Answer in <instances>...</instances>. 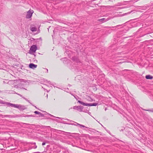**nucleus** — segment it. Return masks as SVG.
Returning a JSON list of instances; mask_svg holds the SVG:
<instances>
[{"label": "nucleus", "instance_id": "obj_1", "mask_svg": "<svg viewBox=\"0 0 153 153\" xmlns=\"http://www.w3.org/2000/svg\"><path fill=\"white\" fill-rule=\"evenodd\" d=\"M78 102H79V103H80L81 104L85 106H96L98 105L97 103H84L80 100H79L78 101Z\"/></svg>", "mask_w": 153, "mask_h": 153}, {"label": "nucleus", "instance_id": "obj_2", "mask_svg": "<svg viewBox=\"0 0 153 153\" xmlns=\"http://www.w3.org/2000/svg\"><path fill=\"white\" fill-rule=\"evenodd\" d=\"M33 13V10L31 11L30 10H29L27 12L26 16V18L27 19H29L32 16V14Z\"/></svg>", "mask_w": 153, "mask_h": 153}, {"label": "nucleus", "instance_id": "obj_3", "mask_svg": "<svg viewBox=\"0 0 153 153\" xmlns=\"http://www.w3.org/2000/svg\"><path fill=\"white\" fill-rule=\"evenodd\" d=\"M73 108L74 109H76L80 112H82V111L83 107L81 106H75L73 107Z\"/></svg>", "mask_w": 153, "mask_h": 153}, {"label": "nucleus", "instance_id": "obj_4", "mask_svg": "<svg viewBox=\"0 0 153 153\" xmlns=\"http://www.w3.org/2000/svg\"><path fill=\"white\" fill-rule=\"evenodd\" d=\"M17 108H18L21 111H23L26 109V108L25 106L18 104L17 106Z\"/></svg>", "mask_w": 153, "mask_h": 153}, {"label": "nucleus", "instance_id": "obj_5", "mask_svg": "<svg viewBox=\"0 0 153 153\" xmlns=\"http://www.w3.org/2000/svg\"><path fill=\"white\" fill-rule=\"evenodd\" d=\"M6 104L8 106L17 108L18 104H13L10 102H6Z\"/></svg>", "mask_w": 153, "mask_h": 153}, {"label": "nucleus", "instance_id": "obj_6", "mask_svg": "<svg viewBox=\"0 0 153 153\" xmlns=\"http://www.w3.org/2000/svg\"><path fill=\"white\" fill-rule=\"evenodd\" d=\"M37 48V46L35 45H33L30 48V50L33 52H35Z\"/></svg>", "mask_w": 153, "mask_h": 153}, {"label": "nucleus", "instance_id": "obj_7", "mask_svg": "<svg viewBox=\"0 0 153 153\" xmlns=\"http://www.w3.org/2000/svg\"><path fill=\"white\" fill-rule=\"evenodd\" d=\"M75 123H76V124H74V123H69L68 124H70V125H75L76 126H79L81 128L82 127H86V128H88V127L85 126H84L83 125L79 124L76 122H75Z\"/></svg>", "mask_w": 153, "mask_h": 153}, {"label": "nucleus", "instance_id": "obj_8", "mask_svg": "<svg viewBox=\"0 0 153 153\" xmlns=\"http://www.w3.org/2000/svg\"><path fill=\"white\" fill-rule=\"evenodd\" d=\"M37 65L34 64L33 63H30L29 64V67L30 68L34 69L36 68Z\"/></svg>", "mask_w": 153, "mask_h": 153}, {"label": "nucleus", "instance_id": "obj_9", "mask_svg": "<svg viewBox=\"0 0 153 153\" xmlns=\"http://www.w3.org/2000/svg\"><path fill=\"white\" fill-rule=\"evenodd\" d=\"M19 81H20V82H27V81L26 80L24 79H18L16 80H14V82H19Z\"/></svg>", "mask_w": 153, "mask_h": 153}, {"label": "nucleus", "instance_id": "obj_10", "mask_svg": "<svg viewBox=\"0 0 153 153\" xmlns=\"http://www.w3.org/2000/svg\"><path fill=\"white\" fill-rule=\"evenodd\" d=\"M145 77L147 79H152L153 78L152 76L149 75H146Z\"/></svg>", "mask_w": 153, "mask_h": 153}, {"label": "nucleus", "instance_id": "obj_11", "mask_svg": "<svg viewBox=\"0 0 153 153\" xmlns=\"http://www.w3.org/2000/svg\"><path fill=\"white\" fill-rule=\"evenodd\" d=\"M30 30L32 32L36 31L37 30V28L36 27H33L30 28Z\"/></svg>", "mask_w": 153, "mask_h": 153}, {"label": "nucleus", "instance_id": "obj_12", "mask_svg": "<svg viewBox=\"0 0 153 153\" xmlns=\"http://www.w3.org/2000/svg\"><path fill=\"white\" fill-rule=\"evenodd\" d=\"M105 19V18H102L101 19H100V21L101 22H104V20ZM108 20L107 19H106L105 20V21H104V22H106L107 21H108Z\"/></svg>", "mask_w": 153, "mask_h": 153}, {"label": "nucleus", "instance_id": "obj_13", "mask_svg": "<svg viewBox=\"0 0 153 153\" xmlns=\"http://www.w3.org/2000/svg\"><path fill=\"white\" fill-rule=\"evenodd\" d=\"M20 117H22V116H21ZM22 117H33V116L32 115H26L25 116H22Z\"/></svg>", "mask_w": 153, "mask_h": 153}, {"label": "nucleus", "instance_id": "obj_14", "mask_svg": "<svg viewBox=\"0 0 153 153\" xmlns=\"http://www.w3.org/2000/svg\"><path fill=\"white\" fill-rule=\"evenodd\" d=\"M17 95H19V96H20V97H22V98H23L24 99H25V100H27V101H28V102H29V100H27L24 97H22V96L19 94H18L17 93Z\"/></svg>", "mask_w": 153, "mask_h": 153}, {"label": "nucleus", "instance_id": "obj_15", "mask_svg": "<svg viewBox=\"0 0 153 153\" xmlns=\"http://www.w3.org/2000/svg\"><path fill=\"white\" fill-rule=\"evenodd\" d=\"M77 58L75 57H72V60L74 61H76Z\"/></svg>", "mask_w": 153, "mask_h": 153}, {"label": "nucleus", "instance_id": "obj_16", "mask_svg": "<svg viewBox=\"0 0 153 153\" xmlns=\"http://www.w3.org/2000/svg\"><path fill=\"white\" fill-rule=\"evenodd\" d=\"M33 144H34L35 145L33 146L32 147V148H33V149H36L37 148V146L36 145V143H34Z\"/></svg>", "mask_w": 153, "mask_h": 153}, {"label": "nucleus", "instance_id": "obj_17", "mask_svg": "<svg viewBox=\"0 0 153 153\" xmlns=\"http://www.w3.org/2000/svg\"><path fill=\"white\" fill-rule=\"evenodd\" d=\"M6 116L8 117H18L17 115L16 116H11V115H6Z\"/></svg>", "mask_w": 153, "mask_h": 153}, {"label": "nucleus", "instance_id": "obj_18", "mask_svg": "<svg viewBox=\"0 0 153 153\" xmlns=\"http://www.w3.org/2000/svg\"><path fill=\"white\" fill-rule=\"evenodd\" d=\"M144 110H145V111H150V112H153V108L152 109V110H150V109H148V110L144 109Z\"/></svg>", "mask_w": 153, "mask_h": 153}, {"label": "nucleus", "instance_id": "obj_19", "mask_svg": "<svg viewBox=\"0 0 153 153\" xmlns=\"http://www.w3.org/2000/svg\"><path fill=\"white\" fill-rule=\"evenodd\" d=\"M35 114H39L40 112H39L37 111H35L34 112Z\"/></svg>", "mask_w": 153, "mask_h": 153}, {"label": "nucleus", "instance_id": "obj_20", "mask_svg": "<svg viewBox=\"0 0 153 153\" xmlns=\"http://www.w3.org/2000/svg\"><path fill=\"white\" fill-rule=\"evenodd\" d=\"M29 103H30L32 105H33V106H34V107H35L36 108H37V109H39V110H40V111H43V112H44V111H42V110H40V109H38V108H37V107H36V106H35L34 105H33V104H32L31 103H30L29 101Z\"/></svg>", "mask_w": 153, "mask_h": 153}, {"label": "nucleus", "instance_id": "obj_21", "mask_svg": "<svg viewBox=\"0 0 153 153\" xmlns=\"http://www.w3.org/2000/svg\"><path fill=\"white\" fill-rule=\"evenodd\" d=\"M40 116L39 117H44V115L42 113L40 112V113L39 114Z\"/></svg>", "mask_w": 153, "mask_h": 153}, {"label": "nucleus", "instance_id": "obj_22", "mask_svg": "<svg viewBox=\"0 0 153 153\" xmlns=\"http://www.w3.org/2000/svg\"><path fill=\"white\" fill-rule=\"evenodd\" d=\"M6 102H4L3 101H1V102H0L1 103L3 104H6Z\"/></svg>", "mask_w": 153, "mask_h": 153}, {"label": "nucleus", "instance_id": "obj_23", "mask_svg": "<svg viewBox=\"0 0 153 153\" xmlns=\"http://www.w3.org/2000/svg\"><path fill=\"white\" fill-rule=\"evenodd\" d=\"M122 25H117V26H116L115 27H112L113 28H114V27H118V26H121Z\"/></svg>", "mask_w": 153, "mask_h": 153}, {"label": "nucleus", "instance_id": "obj_24", "mask_svg": "<svg viewBox=\"0 0 153 153\" xmlns=\"http://www.w3.org/2000/svg\"><path fill=\"white\" fill-rule=\"evenodd\" d=\"M45 143H45V142H43L42 143V146H44V145H45Z\"/></svg>", "mask_w": 153, "mask_h": 153}, {"label": "nucleus", "instance_id": "obj_25", "mask_svg": "<svg viewBox=\"0 0 153 153\" xmlns=\"http://www.w3.org/2000/svg\"><path fill=\"white\" fill-rule=\"evenodd\" d=\"M13 94H17V93H16L15 91H13Z\"/></svg>", "mask_w": 153, "mask_h": 153}, {"label": "nucleus", "instance_id": "obj_26", "mask_svg": "<svg viewBox=\"0 0 153 153\" xmlns=\"http://www.w3.org/2000/svg\"><path fill=\"white\" fill-rule=\"evenodd\" d=\"M63 132H64V133H67V134H70V132H65V131H62Z\"/></svg>", "mask_w": 153, "mask_h": 153}, {"label": "nucleus", "instance_id": "obj_27", "mask_svg": "<svg viewBox=\"0 0 153 153\" xmlns=\"http://www.w3.org/2000/svg\"><path fill=\"white\" fill-rule=\"evenodd\" d=\"M21 89H25V90H27V89H25V88H20Z\"/></svg>", "mask_w": 153, "mask_h": 153}, {"label": "nucleus", "instance_id": "obj_28", "mask_svg": "<svg viewBox=\"0 0 153 153\" xmlns=\"http://www.w3.org/2000/svg\"><path fill=\"white\" fill-rule=\"evenodd\" d=\"M129 13H130V12H129V13H125V14H123V15H126L127 14H129Z\"/></svg>", "mask_w": 153, "mask_h": 153}, {"label": "nucleus", "instance_id": "obj_29", "mask_svg": "<svg viewBox=\"0 0 153 153\" xmlns=\"http://www.w3.org/2000/svg\"><path fill=\"white\" fill-rule=\"evenodd\" d=\"M49 114L50 115H51V117H53V116L52 115H51V114Z\"/></svg>", "mask_w": 153, "mask_h": 153}, {"label": "nucleus", "instance_id": "obj_30", "mask_svg": "<svg viewBox=\"0 0 153 153\" xmlns=\"http://www.w3.org/2000/svg\"><path fill=\"white\" fill-rule=\"evenodd\" d=\"M0 150H4V149H0Z\"/></svg>", "mask_w": 153, "mask_h": 153}, {"label": "nucleus", "instance_id": "obj_31", "mask_svg": "<svg viewBox=\"0 0 153 153\" xmlns=\"http://www.w3.org/2000/svg\"><path fill=\"white\" fill-rule=\"evenodd\" d=\"M36 153H40V152H36Z\"/></svg>", "mask_w": 153, "mask_h": 153}, {"label": "nucleus", "instance_id": "obj_32", "mask_svg": "<svg viewBox=\"0 0 153 153\" xmlns=\"http://www.w3.org/2000/svg\"><path fill=\"white\" fill-rule=\"evenodd\" d=\"M51 82L50 81H49L48 82V83H50Z\"/></svg>", "mask_w": 153, "mask_h": 153}, {"label": "nucleus", "instance_id": "obj_33", "mask_svg": "<svg viewBox=\"0 0 153 153\" xmlns=\"http://www.w3.org/2000/svg\"><path fill=\"white\" fill-rule=\"evenodd\" d=\"M0 153H3V152H0Z\"/></svg>", "mask_w": 153, "mask_h": 153}, {"label": "nucleus", "instance_id": "obj_34", "mask_svg": "<svg viewBox=\"0 0 153 153\" xmlns=\"http://www.w3.org/2000/svg\"><path fill=\"white\" fill-rule=\"evenodd\" d=\"M46 71H48V69H46Z\"/></svg>", "mask_w": 153, "mask_h": 153}, {"label": "nucleus", "instance_id": "obj_35", "mask_svg": "<svg viewBox=\"0 0 153 153\" xmlns=\"http://www.w3.org/2000/svg\"><path fill=\"white\" fill-rule=\"evenodd\" d=\"M106 110V108H105V110Z\"/></svg>", "mask_w": 153, "mask_h": 153}, {"label": "nucleus", "instance_id": "obj_36", "mask_svg": "<svg viewBox=\"0 0 153 153\" xmlns=\"http://www.w3.org/2000/svg\"><path fill=\"white\" fill-rule=\"evenodd\" d=\"M61 120H62V118H61Z\"/></svg>", "mask_w": 153, "mask_h": 153}, {"label": "nucleus", "instance_id": "obj_37", "mask_svg": "<svg viewBox=\"0 0 153 153\" xmlns=\"http://www.w3.org/2000/svg\"><path fill=\"white\" fill-rule=\"evenodd\" d=\"M34 56H35L36 55L35 54L34 55Z\"/></svg>", "mask_w": 153, "mask_h": 153}, {"label": "nucleus", "instance_id": "obj_38", "mask_svg": "<svg viewBox=\"0 0 153 153\" xmlns=\"http://www.w3.org/2000/svg\"><path fill=\"white\" fill-rule=\"evenodd\" d=\"M63 59V58H62V59Z\"/></svg>", "mask_w": 153, "mask_h": 153}, {"label": "nucleus", "instance_id": "obj_39", "mask_svg": "<svg viewBox=\"0 0 153 153\" xmlns=\"http://www.w3.org/2000/svg\"><path fill=\"white\" fill-rule=\"evenodd\" d=\"M64 59H66V58H64Z\"/></svg>", "mask_w": 153, "mask_h": 153}]
</instances>
